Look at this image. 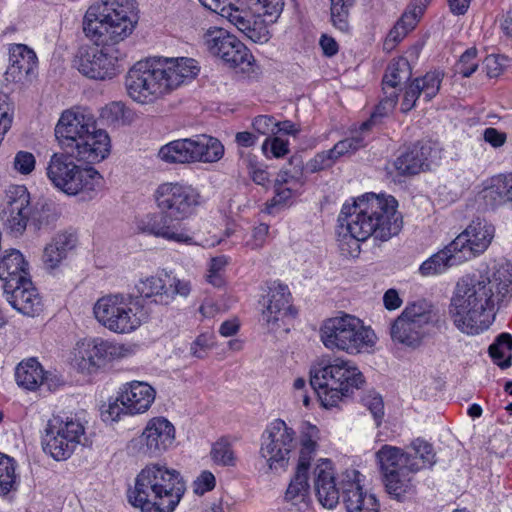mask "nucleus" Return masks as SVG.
<instances>
[{
	"instance_id": "obj_56",
	"label": "nucleus",
	"mask_w": 512,
	"mask_h": 512,
	"mask_svg": "<svg viewBox=\"0 0 512 512\" xmlns=\"http://www.w3.org/2000/svg\"><path fill=\"white\" fill-rule=\"evenodd\" d=\"M289 165L293 166V169L290 170L286 167L281 169L275 183L290 184L289 182H304L302 178V161L297 157H292Z\"/></svg>"
},
{
	"instance_id": "obj_63",
	"label": "nucleus",
	"mask_w": 512,
	"mask_h": 512,
	"mask_svg": "<svg viewBox=\"0 0 512 512\" xmlns=\"http://www.w3.org/2000/svg\"><path fill=\"white\" fill-rule=\"evenodd\" d=\"M252 125L259 134L269 135L275 133L278 122L272 116L259 115L254 118Z\"/></svg>"
},
{
	"instance_id": "obj_5",
	"label": "nucleus",
	"mask_w": 512,
	"mask_h": 512,
	"mask_svg": "<svg viewBox=\"0 0 512 512\" xmlns=\"http://www.w3.org/2000/svg\"><path fill=\"white\" fill-rule=\"evenodd\" d=\"M341 229L355 234L356 238L374 236L387 241L402 228V219L397 212V201L392 196L367 193L352 204H344L338 217Z\"/></svg>"
},
{
	"instance_id": "obj_54",
	"label": "nucleus",
	"mask_w": 512,
	"mask_h": 512,
	"mask_svg": "<svg viewBox=\"0 0 512 512\" xmlns=\"http://www.w3.org/2000/svg\"><path fill=\"white\" fill-rule=\"evenodd\" d=\"M262 150L267 158H283L289 153V141L278 136L267 137L262 144Z\"/></svg>"
},
{
	"instance_id": "obj_21",
	"label": "nucleus",
	"mask_w": 512,
	"mask_h": 512,
	"mask_svg": "<svg viewBox=\"0 0 512 512\" xmlns=\"http://www.w3.org/2000/svg\"><path fill=\"white\" fill-rule=\"evenodd\" d=\"M175 427L165 417L151 418L137 438L138 454L143 457H159L175 441Z\"/></svg>"
},
{
	"instance_id": "obj_36",
	"label": "nucleus",
	"mask_w": 512,
	"mask_h": 512,
	"mask_svg": "<svg viewBox=\"0 0 512 512\" xmlns=\"http://www.w3.org/2000/svg\"><path fill=\"white\" fill-rule=\"evenodd\" d=\"M192 138L193 159L195 163H215L224 155V146L217 139L208 135Z\"/></svg>"
},
{
	"instance_id": "obj_17",
	"label": "nucleus",
	"mask_w": 512,
	"mask_h": 512,
	"mask_svg": "<svg viewBox=\"0 0 512 512\" xmlns=\"http://www.w3.org/2000/svg\"><path fill=\"white\" fill-rule=\"evenodd\" d=\"M432 320L431 306L425 300L408 304L393 322L390 334L394 341L415 347L424 336V327Z\"/></svg>"
},
{
	"instance_id": "obj_32",
	"label": "nucleus",
	"mask_w": 512,
	"mask_h": 512,
	"mask_svg": "<svg viewBox=\"0 0 512 512\" xmlns=\"http://www.w3.org/2000/svg\"><path fill=\"white\" fill-rule=\"evenodd\" d=\"M15 379L18 386L29 391H36L41 385H47L51 390L57 381L34 358L22 361L15 370Z\"/></svg>"
},
{
	"instance_id": "obj_30",
	"label": "nucleus",
	"mask_w": 512,
	"mask_h": 512,
	"mask_svg": "<svg viewBox=\"0 0 512 512\" xmlns=\"http://www.w3.org/2000/svg\"><path fill=\"white\" fill-rule=\"evenodd\" d=\"M376 460L379 464L383 477L389 475V473L420 471L419 464L415 459L399 447L383 445L376 452Z\"/></svg>"
},
{
	"instance_id": "obj_50",
	"label": "nucleus",
	"mask_w": 512,
	"mask_h": 512,
	"mask_svg": "<svg viewBox=\"0 0 512 512\" xmlns=\"http://www.w3.org/2000/svg\"><path fill=\"white\" fill-rule=\"evenodd\" d=\"M411 447L414 454L410 455L419 464L420 470L432 467L435 464V452L430 443L422 439H416L412 442Z\"/></svg>"
},
{
	"instance_id": "obj_10",
	"label": "nucleus",
	"mask_w": 512,
	"mask_h": 512,
	"mask_svg": "<svg viewBox=\"0 0 512 512\" xmlns=\"http://www.w3.org/2000/svg\"><path fill=\"white\" fill-rule=\"evenodd\" d=\"M320 338L330 350H339L350 355L367 351L376 344L374 331L363 321L350 314L329 318L320 328Z\"/></svg>"
},
{
	"instance_id": "obj_55",
	"label": "nucleus",
	"mask_w": 512,
	"mask_h": 512,
	"mask_svg": "<svg viewBox=\"0 0 512 512\" xmlns=\"http://www.w3.org/2000/svg\"><path fill=\"white\" fill-rule=\"evenodd\" d=\"M478 51L472 47L467 49L461 56L459 61L455 65L456 73L463 77H470L478 68L477 60Z\"/></svg>"
},
{
	"instance_id": "obj_3",
	"label": "nucleus",
	"mask_w": 512,
	"mask_h": 512,
	"mask_svg": "<svg viewBox=\"0 0 512 512\" xmlns=\"http://www.w3.org/2000/svg\"><path fill=\"white\" fill-rule=\"evenodd\" d=\"M152 196L159 212L138 219V231L170 242L191 244L193 238L183 221L193 216L204 203L200 191L180 181L163 182Z\"/></svg>"
},
{
	"instance_id": "obj_45",
	"label": "nucleus",
	"mask_w": 512,
	"mask_h": 512,
	"mask_svg": "<svg viewBox=\"0 0 512 512\" xmlns=\"http://www.w3.org/2000/svg\"><path fill=\"white\" fill-rule=\"evenodd\" d=\"M421 8L416 9L410 5L409 9L402 15L399 21L388 34V39L394 42L402 40L409 31L413 30L420 20Z\"/></svg>"
},
{
	"instance_id": "obj_33",
	"label": "nucleus",
	"mask_w": 512,
	"mask_h": 512,
	"mask_svg": "<svg viewBox=\"0 0 512 512\" xmlns=\"http://www.w3.org/2000/svg\"><path fill=\"white\" fill-rule=\"evenodd\" d=\"M431 151L429 143L418 142L398 156L393 167L401 176L416 175L428 167Z\"/></svg>"
},
{
	"instance_id": "obj_28",
	"label": "nucleus",
	"mask_w": 512,
	"mask_h": 512,
	"mask_svg": "<svg viewBox=\"0 0 512 512\" xmlns=\"http://www.w3.org/2000/svg\"><path fill=\"white\" fill-rule=\"evenodd\" d=\"M78 245V235L75 231L65 230L58 232L51 241L46 244L42 254V263L46 270L58 269L69 253Z\"/></svg>"
},
{
	"instance_id": "obj_18",
	"label": "nucleus",
	"mask_w": 512,
	"mask_h": 512,
	"mask_svg": "<svg viewBox=\"0 0 512 512\" xmlns=\"http://www.w3.org/2000/svg\"><path fill=\"white\" fill-rule=\"evenodd\" d=\"M135 289L144 299H152L157 304L169 305L177 295L188 297L192 291V285L189 280L162 272L140 278Z\"/></svg>"
},
{
	"instance_id": "obj_39",
	"label": "nucleus",
	"mask_w": 512,
	"mask_h": 512,
	"mask_svg": "<svg viewBox=\"0 0 512 512\" xmlns=\"http://www.w3.org/2000/svg\"><path fill=\"white\" fill-rule=\"evenodd\" d=\"M462 261L457 252L451 248V243L444 249L432 255L429 259L424 261L420 267L419 272L422 276H433L441 274L447 270L448 267L456 265Z\"/></svg>"
},
{
	"instance_id": "obj_53",
	"label": "nucleus",
	"mask_w": 512,
	"mask_h": 512,
	"mask_svg": "<svg viewBox=\"0 0 512 512\" xmlns=\"http://www.w3.org/2000/svg\"><path fill=\"white\" fill-rule=\"evenodd\" d=\"M290 184L275 183V196L271 200L269 208L286 204L302 188L304 182H289Z\"/></svg>"
},
{
	"instance_id": "obj_48",
	"label": "nucleus",
	"mask_w": 512,
	"mask_h": 512,
	"mask_svg": "<svg viewBox=\"0 0 512 512\" xmlns=\"http://www.w3.org/2000/svg\"><path fill=\"white\" fill-rule=\"evenodd\" d=\"M229 258L225 255L213 257L209 263L206 273V280L214 287L220 288L225 285V268Z\"/></svg>"
},
{
	"instance_id": "obj_62",
	"label": "nucleus",
	"mask_w": 512,
	"mask_h": 512,
	"mask_svg": "<svg viewBox=\"0 0 512 512\" xmlns=\"http://www.w3.org/2000/svg\"><path fill=\"white\" fill-rule=\"evenodd\" d=\"M507 58L502 55H488L484 60L486 74L490 78L501 75L506 67Z\"/></svg>"
},
{
	"instance_id": "obj_14",
	"label": "nucleus",
	"mask_w": 512,
	"mask_h": 512,
	"mask_svg": "<svg viewBox=\"0 0 512 512\" xmlns=\"http://www.w3.org/2000/svg\"><path fill=\"white\" fill-rule=\"evenodd\" d=\"M84 439L85 427L79 419L53 415L45 427L43 450L56 461H63L71 457Z\"/></svg>"
},
{
	"instance_id": "obj_38",
	"label": "nucleus",
	"mask_w": 512,
	"mask_h": 512,
	"mask_svg": "<svg viewBox=\"0 0 512 512\" xmlns=\"http://www.w3.org/2000/svg\"><path fill=\"white\" fill-rule=\"evenodd\" d=\"M320 431L316 426L308 425L300 434V448L295 470L309 473L311 461L318 450Z\"/></svg>"
},
{
	"instance_id": "obj_16",
	"label": "nucleus",
	"mask_w": 512,
	"mask_h": 512,
	"mask_svg": "<svg viewBox=\"0 0 512 512\" xmlns=\"http://www.w3.org/2000/svg\"><path fill=\"white\" fill-rule=\"evenodd\" d=\"M208 51L230 64L238 72L252 77L256 74L255 60L248 48L225 29L212 27L203 35Z\"/></svg>"
},
{
	"instance_id": "obj_46",
	"label": "nucleus",
	"mask_w": 512,
	"mask_h": 512,
	"mask_svg": "<svg viewBox=\"0 0 512 512\" xmlns=\"http://www.w3.org/2000/svg\"><path fill=\"white\" fill-rule=\"evenodd\" d=\"M331 22L342 32L349 30V14L355 0H330Z\"/></svg>"
},
{
	"instance_id": "obj_61",
	"label": "nucleus",
	"mask_w": 512,
	"mask_h": 512,
	"mask_svg": "<svg viewBox=\"0 0 512 512\" xmlns=\"http://www.w3.org/2000/svg\"><path fill=\"white\" fill-rule=\"evenodd\" d=\"M213 344L214 336L210 333H202L191 344L190 352L196 358H204Z\"/></svg>"
},
{
	"instance_id": "obj_25",
	"label": "nucleus",
	"mask_w": 512,
	"mask_h": 512,
	"mask_svg": "<svg viewBox=\"0 0 512 512\" xmlns=\"http://www.w3.org/2000/svg\"><path fill=\"white\" fill-rule=\"evenodd\" d=\"M443 75L439 71L427 72L424 76L414 79L403 92L400 110L403 113L411 111L421 95L425 101L434 98L441 86Z\"/></svg>"
},
{
	"instance_id": "obj_7",
	"label": "nucleus",
	"mask_w": 512,
	"mask_h": 512,
	"mask_svg": "<svg viewBox=\"0 0 512 512\" xmlns=\"http://www.w3.org/2000/svg\"><path fill=\"white\" fill-rule=\"evenodd\" d=\"M313 484L320 504L328 509L337 506L342 491V501L347 512H380L376 496L363 488L362 475L352 469L343 473L337 483L336 473L330 459L320 458L313 467Z\"/></svg>"
},
{
	"instance_id": "obj_4",
	"label": "nucleus",
	"mask_w": 512,
	"mask_h": 512,
	"mask_svg": "<svg viewBox=\"0 0 512 512\" xmlns=\"http://www.w3.org/2000/svg\"><path fill=\"white\" fill-rule=\"evenodd\" d=\"M200 72L193 58L152 57L136 62L125 75L128 96L142 105L154 104Z\"/></svg>"
},
{
	"instance_id": "obj_40",
	"label": "nucleus",
	"mask_w": 512,
	"mask_h": 512,
	"mask_svg": "<svg viewBox=\"0 0 512 512\" xmlns=\"http://www.w3.org/2000/svg\"><path fill=\"white\" fill-rule=\"evenodd\" d=\"M284 499L294 506H308L310 501L309 473L295 470L286 489Z\"/></svg>"
},
{
	"instance_id": "obj_51",
	"label": "nucleus",
	"mask_w": 512,
	"mask_h": 512,
	"mask_svg": "<svg viewBox=\"0 0 512 512\" xmlns=\"http://www.w3.org/2000/svg\"><path fill=\"white\" fill-rule=\"evenodd\" d=\"M339 232L338 238V247L341 254L344 257H358L360 254V242L365 241L366 239L356 238L355 234L352 232H347V229H341Z\"/></svg>"
},
{
	"instance_id": "obj_34",
	"label": "nucleus",
	"mask_w": 512,
	"mask_h": 512,
	"mask_svg": "<svg viewBox=\"0 0 512 512\" xmlns=\"http://www.w3.org/2000/svg\"><path fill=\"white\" fill-rule=\"evenodd\" d=\"M28 269V262L19 250H6L0 259V279L4 282L3 288L10 289L15 284L29 279Z\"/></svg>"
},
{
	"instance_id": "obj_23",
	"label": "nucleus",
	"mask_w": 512,
	"mask_h": 512,
	"mask_svg": "<svg viewBox=\"0 0 512 512\" xmlns=\"http://www.w3.org/2000/svg\"><path fill=\"white\" fill-rule=\"evenodd\" d=\"M200 3L208 10L215 12L226 18L239 31L244 33L254 42H267L269 32L267 28H260L259 31L252 27L251 17L248 11L241 9L237 4L239 0H199Z\"/></svg>"
},
{
	"instance_id": "obj_31",
	"label": "nucleus",
	"mask_w": 512,
	"mask_h": 512,
	"mask_svg": "<svg viewBox=\"0 0 512 512\" xmlns=\"http://www.w3.org/2000/svg\"><path fill=\"white\" fill-rule=\"evenodd\" d=\"M486 208L496 209L512 202V173L492 176L479 193Z\"/></svg>"
},
{
	"instance_id": "obj_8",
	"label": "nucleus",
	"mask_w": 512,
	"mask_h": 512,
	"mask_svg": "<svg viewBox=\"0 0 512 512\" xmlns=\"http://www.w3.org/2000/svg\"><path fill=\"white\" fill-rule=\"evenodd\" d=\"M55 137L60 148L78 161L96 164L110 154L108 133L96 128L93 116L79 110L69 109L61 114Z\"/></svg>"
},
{
	"instance_id": "obj_22",
	"label": "nucleus",
	"mask_w": 512,
	"mask_h": 512,
	"mask_svg": "<svg viewBox=\"0 0 512 512\" xmlns=\"http://www.w3.org/2000/svg\"><path fill=\"white\" fill-rule=\"evenodd\" d=\"M495 236V227L484 219L473 220L452 242L453 248L463 259L483 254Z\"/></svg>"
},
{
	"instance_id": "obj_12",
	"label": "nucleus",
	"mask_w": 512,
	"mask_h": 512,
	"mask_svg": "<svg viewBox=\"0 0 512 512\" xmlns=\"http://www.w3.org/2000/svg\"><path fill=\"white\" fill-rule=\"evenodd\" d=\"M93 313L103 327L117 334L131 333L147 319L144 305L137 298L120 293L99 298Z\"/></svg>"
},
{
	"instance_id": "obj_29",
	"label": "nucleus",
	"mask_w": 512,
	"mask_h": 512,
	"mask_svg": "<svg viewBox=\"0 0 512 512\" xmlns=\"http://www.w3.org/2000/svg\"><path fill=\"white\" fill-rule=\"evenodd\" d=\"M4 295L11 306L24 315L33 317L42 310V299L29 279L5 288Z\"/></svg>"
},
{
	"instance_id": "obj_27",
	"label": "nucleus",
	"mask_w": 512,
	"mask_h": 512,
	"mask_svg": "<svg viewBox=\"0 0 512 512\" xmlns=\"http://www.w3.org/2000/svg\"><path fill=\"white\" fill-rule=\"evenodd\" d=\"M10 65L5 77L7 81L24 83L31 80L37 69V56L35 52L24 44H13L10 49Z\"/></svg>"
},
{
	"instance_id": "obj_44",
	"label": "nucleus",
	"mask_w": 512,
	"mask_h": 512,
	"mask_svg": "<svg viewBox=\"0 0 512 512\" xmlns=\"http://www.w3.org/2000/svg\"><path fill=\"white\" fill-rule=\"evenodd\" d=\"M254 5V12L265 27L277 21L284 7V0H248Z\"/></svg>"
},
{
	"instance_id": "obj_24",
	"label": "nucleus",
	"mask_w": 512,
	"mask_h": 512,
	"mask_svg": "<svg viewBox=\"0 0 512 512\" xmlns=\"http://www.w3.org/2000/svg\"><path fill=\"white\" fill-rule=\"evenodd\" d=\"M410 77L411 68L407 59L401 57L389 63L382 80L384 97L376 108L379 115H386L395 108L398 101L396 88Z\"/></svg>"
},
{
	"instance_id": "obj_11",
	"label": "nucleus",
	"mask_w": 512,
	"mask_h": 512,
	"mask_svg": "<svg viewBox=\"0 0 512 512\" xmlns=\"http://www.w3.org/2000/svg\"><path fill=\"white\" fill-rule=\"evenodd\" d=\"M67 152L53 153L46 165V176L61 192L76 196L94 192L100 186L102 176L91 166L78 165Z\"/></svg>"
},
{
	"instance_id": "obj_43",
	"label": "nucleus",
	"mask_w": 512,
	"mask_h": 512,
	"mask_svg": "<svg viewBox=\"0 0 512 512\" xmlns=\"http://www.w3.org/2000/svg\"><path fill=\"white\" fill-rule=\"evenodd\" d=\"M16 469L14 458L0 453V495H7L17 489L19 477Z\"/></svg>"
},
{
	"instance_id": "obj_2",
	"label": "nucleus",
	"mask_w": 512,
	"mask_h": 512,
	"mask_svg": "<svg viewBox=\"0 0 512 512\" xmlns=\"http://www.w3.org/2000/svg\"><path fill=\"white\" fill-rule=\"evenodd\" d=\"M512 296V263L495 261L485 271L458 279L448 306V315L462 333L477 335L489 328L495 311Z\"/></svg>"
},
{
	"instance_id": "obj_60",
	"label": "nucleus",
	"mask_w": 512,
	"mask_h": 512,
	"mask_svg": "<svg viewBox=\"0 0 512 512\" xmlns=\"http://www.w3.org/2000/svg\"><path fill=\"white\" fill-rule=\"evenodd\" d=\"M336 163L332 153L330 150L322 151L317 153L314 158H312L307 163V169L311 173H315L324 169H328L332 167Z\"/></svg>"
},
{
	"instance_id": "obj_52",
	"label": "nucleus",
	"mask_w": 512,
	"mask_h": 512,
	"mask_svg": "<svg viewBox=\"0 0 512 512\" xmlns=\"http://www.w3.org/2000/svg\"><path fill=\"white\" fill-rule=\"evenodd\" d=\"M54 211L50 204L37 201L35 204L31 202V218L30 221L40 229L49 225L54 220Z\"/></svg>"
},
{
	"instance_id": "obj_49",
	"label": "nucleus",
	"mask_w": 512,
	"mask_h": 512,
	"mask_svg": "<svg viewBox=\"0 0 512 512\" xmlns=\"http://www.w3.org/2000/svg\"><path fill=\"white\" fill-rule=\"evenodd\" d=\"M211 458L212 460L222 466H235L237 462V457L232 448V445L228 442L227 439L221 438L217 442H215L211 449Z\"/></svg>"
},
{
	"instance_id": "obj_15",
	"label": "nucleus",
	"mask_w": 512,
	"mask_h": 512,
	"mask_svg": "<svg viewBox=\"0 0 512 512\" xmlns=\"http://www.w3.org/2000/svg\"><path fill=\"white\" fill-rule=\"evenodd\" d=\"M296 445L297 437L294 429L282 419H275L262 433L259 456L265 461L268 471H278L288 466Z\"/></svg>"
},
{
	"instance_id": "obj_64",
	"label": "nucleus",
	"mask_w": 512,
	"mask_h": 512,
	"mask_svg": "<svg viewBox=\"0 0 512 512\" xmlns=\"http://www.w3.org/2000/svg\"><path fill=\"white\" fill-rule=\"evenodd\" d=\"M269 232V226L261 223L253 229L251 239L246 242V246L252 250L263 247Z\"/></svg>"
},
{
	"instance_id": "obj_58",
	"label": "nucleus",
	"mask_w": 512,
	"mask_h": 512,
	"mask_svg": "<svg viewBox=\"0 0 512 512\" xmlns=\"http://www.w3.org/2000/svg\"><path fill=\"white\" fill-rule=\"evenodd\" d=\"M13 165L17 172L28 175L35 169L36 159L31 152L19 151L14 157Z\"/></svg>"
},
{
	"instance_id": "obj_41",
	"label": "nucleus",
	"mask_w": 512,
	"mask_h": 512,
	"mask_svg": "<svg viewBox=\"0 0 512 512\" xmlns=\"http://www.w3.org/2000/svg\"><path fill=\"white\" fill-rule=\"evenodd\" d=\"M371 127V122L366 121L361 124L358 130L352 131L351 135L338 141L330 149L334 159L337 161L343 156L351 155L358 149L366 145V136Z\"/></svg>"
},
{
	"instance_id": "obj_19",
	"label": "nucleus",
	"mask_w": 512,
	"mask_h": 512,
	"mask_svg": "<svg viewBox=\"0 0 512 512\" xmlns=\"http://www.w3.org/2000/svg\"><path fill=\"white\" fill-rule=\"evenodd\" d=\"M31 218V196L23 185H13L6 190L0 220L6 231L18 237L23 235Z\"/></svg>"
},
{
	"instance_id": "obj_20",
	"label": "nucleus",
	"mask_w": 512,
	"mask_h": 512,
	"mask_svg": "<svg viewBox=\"0 0 512 512\" xmlns=\"http://www.w3.org/2000/svg\"><path fill=\"white\" fill-rule=\"evenodd\" d=\"M261 318L269 331H277L286 320L293 318L296 311L291 303L287 285L272 283L263 297Z\"/></svg>"
},
{
	"instance_id": "obj_9",
	"label": "nucleus",
	"mask_w": 512,
	"mask_h": 512,
	"mask_svg": "<svg viewBox=\"0 0 512 512\" xmlns=\"http://www.w3.org/2000/svg\"><path fill=\"white\" fill-rule=\"evenodd\" d=\"M363 383L364 376L359 369L342 358L321 359L310 371V384L325 408L337 406L343 397Z\"/></svg>"
},
{
	"instance_id": "obj_13",
	"label": "nucleus",
	"mask_w": 512,
	"mask_h": 512,
	"mask_svg": "<svg viewBox=\"0 0 512 512\" xmlns=\"http://www.w3.org/2000/svg\"><path fill=\"white\" fill-rule=\"evenodd\" d=\"M134 347L102 338L84 339L77 342L72 352V364L84 375L98 373L108 363L131 356Z\"/></svg>"
},
{
	"instance_id": "obj_37",
	"label": "nucleus",
	"mask_w": 512,
	"mask_h": 512,
	"mask_svg": "<svg viewBox=\"0 0 512 512\" xmlns=\"http://www.w3.org/2000/svg\"><path fill=\"white\" fill-rule=\"evenodd\" d=\"M417 472L404 471L389 473L384 476V485L387 493L398 501L413 497L416 493L415 474Z\"/></svg>"
},
{
	"instance_id": "obj_47",
	"label": "nucleus",
	"mask_w": 512,
	"mask_h": 512,
	"mask_svg": "<svg viewBox=\"0 0 512 512\" xmlns=\"http://www.w3.org/2000/svg\"><path fill=\"white\" fill-rule=\"evenodd\" d=\"M130 111L122 102H111L101 109L100 118L107 125L122 126L130 122Z\"/></svg>"
},
{
	"instance_id": "obj_1",
	"label": "nucleus",
	"mask_w": 512,
	"mask_h": 512,
	"mask_svg": "<svg viewBox=\"0 0 512 512\" xmlns=\"http://www.w3.org/2000/svg\"><path fill=\"white\" fill-rule=\"evenodd\" d=\"M137 20L135 0H107L91 5L84 15L83 31L102 48L81 47L74 60L78 71L95 80L118 75L123 54L115 45L133 32Z\"/></svg>"
},
{
	"instance_id": "obj_59",
	"label": "nucleus",
	"mask_w": 512,
	"mask_h": 512,
	"mask_svg": "<svg viewBox=\"0 0 512 512\" xmlns=\"http://www.w3.org/2000/svg\"><path fill=\"white\" fill-rule=\"evenodd\" d=\"M215 485V476L210 471L205 470L202 471L200 475L193 481L192 489L196 495L202 496L205 493L213 490Z\"/></svg>"
},
{
	"instance_id": "obj_42",
	"label": "nucleus",
	"mask_w": 512,
	"mask_h": 512,
	"mask_svg": "<svg viewBox=\"0 0 512 512\" xmlns=\"http://www.w3.org/2000/svg\"><path fill=\"white\" fill-rule=\"evenodd\" d=\"M512 336L509 333H501L489 346L488 352L493 362L500 368L511 366Z\"/></svg>"
},
{
	"instance_id": "obj_6",
	"label": "nucleus",
	"mask_w": 512,
	"mask_h": 512,
	"mask_svg": "<svg viewBox=\"0 0 512 512\" xmlns=\"http://www.w3.org/2000/svg\"><path fill=\"white\" fill-rule=\"evenodd\" d=\"M185 492L186 483L178 470L149 463L136 475L128 501L143 512H174Z\"/></svg>"
},
{
	"instance_id": "obj_57",
	"label": "nucleus",
	"mask_w": 512,
	"mask_h": 512,
	"mask_svg": "<svg viewBox=\"0 0 512 512\" xmlns=\"http://www.w3.org/2000/svg\"><path fill=\"white\" fill-rule=\"evenodd\" d=\"M361 401L363 405L367 407V409L371 412L374 419L377 421V425H379L384 415V404L382 397L375 391H369L361 398Z\"/></svg>"
},
{
	"instance_id": "obj_26",
	"label": "nucleus",
	"mask_w": 512,
	"mask_h": 512,
	"mask_svg": "<svg viewBox=\"0 0 512 512\" xmlns=\"http://www.w3.org/2000/svg\"><path fill=\"white\" fill-rule=\"evenodd\" d=\"M156 390L147 382L131 381L123 385L118 400L126 408L128 415L147 412L155 401Z\"/></svg>"
},
{
	"instance_id": "obj_35",
	"label": "nucleus",
	"mask_w": 512,
	"mask_h": 512,
	"mask_svg": "<svg viewBox=\"0 0 512 512\" xmlns=\"http://www.w3.org/2000/svg\"><path fill=\"white\" fill-rule=\"evenodd\" d=\"M157 157L169 165L194 164L192 138H181L160 147Z\"/></svg>"
}]
</instances>
